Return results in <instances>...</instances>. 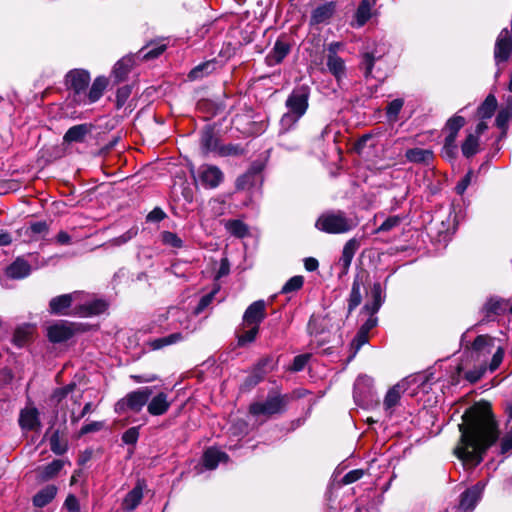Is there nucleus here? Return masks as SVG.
<instances>
[{"mask_svg":"<svg viewBox=\"0 0 512 512\" xmlns=\"http://www.w3.org/2000/svg\"><path fill=\"white\" fill-rule=\"evenodd\" d=\"M460 438L454 449L455 456L464 464L478 466L500 438L498 422L491 403L480 400L468 407L458 425Z\"/></svg>","mask_w":512,"mask_h":512,"instance_id":"nucleus-1","label":"nucleus"},{"mask_svg":"<svg viewBox=\"0 0 512 512\" xmlns=\"http://www.w3.org/2000/svg\"><path fill=\"white\" fill-rule=\"evenodd\" d=\"M307 331L316 338L317 346L327 345L323 350L326 355L332 354L335 349L344 344L342 325L332 313H326L323 316L312 314L307 324Z\"/></svg>","mask_w":512,"mask_h":512,"instance_id":"nucleus-2","label":"nucleus"},{"mask_svg":"<svg viewBox=\"0 0 512 512\" xmlns=\"http://www.w3.org/2000/svg\"><path fill=\"white\" fill-rule=\"evenodd\" d=\"M91 82V74L87 69L74 68L64 76V86L68 95L66 104L68 107L76 108L83 106L86 92Z\"/></svg>","mask_w":512,"mask_h":512,"instance_id":"nucleus-3","label":"nucleus"},{"mask_svg":"<svg viewBox=\"0 0 512 512\" xmlns=\"http://www.w3.org/2000/svg\"><path fill=\"white\" fill-rule=\"evenodd\" d=\"M292 399L291 394H282L280 389L273 388L268 391L264 401L252 402L248 407V412L252 416L262 415L266 418L283 415L287 412Z\"/></svg>","mask_w":512,"mask_h":512,"instance_id":"nucleus-4","label":"nucleus"},{"mask_svg":"<svg viewBox=\"0 0 512 512\" xmlns=\"http://www.w3.org/2000/svg\"><path fill=\"white\" fill-rule=\"evenodd\" d=\"M311 89L308 85H298L288 95L285 105L288 112L282 116L283 125L296 123L309 107Z\"/></svg>","mask_w":512,"mask_h":512,"instance_id":"nucleus-5","label":"nucleus"},{"mask_svg":"<svg viewBox=\"0 0 512 512\" xmlns=\"http://www.w3.org/2000/svg\"><path fill=\"white\" fill-rule=\"evenodd\" d=\"M355 226L354 221L341 210L324 212L315 222V228L327 234H344Z\"/></svg>","mask_w":512,"mask_h":512,"instance_id":"nucleus-6","label":"nucleus"},{"mask_svg":"<svg viewBox=\"0 0 512 512\" xmlns=\"http://www.w3.org/2000/svg\"><path fill=\"white\" fill-rule=\"evenodd\" d=\"M153 394V387L144 386L137 390L131 391L125 397L118 400L115 404L114 410L117 414L132 411L139 413L145 405H147L150 397Z\"/></svg>","mask_w":512,"mask_h":512,"instance_id":"nucleus-7","label":"nucleus"},{"mask_svg":"<svg viewBox=\"0 0 512 512\" xmlns=\"http://www.w3.org/2000/svg\"><path fill=\"white\" fill-rule=\"evenodd\" d=\"M368 278L369 273L364 269H361L354 275L351 290L347 298V318L362 303V288L366 292L365 283L367 282Z\"/></svg>","mask_w":512,"mask_h":512,"instance_id":"nucleus-8","label":"nucleus"},{"mask_svg":"<svg viewBox=\"0 0 512 512\" xmlns=\"http://www.w3.org/2000/svg\"><path fill=\"white\" fill-rule=\"evenodd\" d=\"M512 55V36L508 28H503L497 36L494 46V61L496 65L505 63Z\"/></svg>","mask_w":512,"mask_h":512,"instance_id":"nucleus-9","label":"nucleus"},{"mask_svg":"<svg viewBox=\"0 0 512 512\" xmlns=\"http://www.w3.org/2000/svg\"><path fill=\"white\" fill-rule=\"evenodd\" d=\"M47 340L56 345L68 342L73 338V331L69 326V321L59 320L46 328Z\"/></svg>","mask_w":512,"mask_h":512,"instance_id":"nucleus-10","label":"nucleus"},{"mask_svg":"<svg viewBox=\"0 0 512 512\" xmlns=\"http://www.w3.org/2000/svg\"><path fill=\"white\" fill-rule=\"evenodd\" d=\"M146 488V480L143 478H138L135 486L122 499L121 509L124 512L134 511L141 504L144 497V490Z\"/></svg>","mask_w":512,"mask_h":512,"instance_id":"nucleus-11","label":"nucleus"},{"mask_svg":"<svg viewBox=\"0 0 512 512\" xmlns=\"http://www.w3.org/2000/svg\"><path fill=\"white\" fill-rule=\"evenodd\" d=\"M484 488L485 484L479 481L471 487L465 489L459 497V509L464 512L472 511L476 507L478 501L481 499Z\"/></svg>","mask_w":512,"mask_h":512,"instance_id":"nucleus-12","label":"nucleus"},{"mask_svg":"<svg viewBox=\"0 0 512 512\" xmlns=\"http://www.w3.org/2000/svg\"><path fill=\"white\" fill-rule=\"evenodd\" d=\"M135 65V55H126L118 60L111 71L110 79L112 85L116 86L127 80L132 68Z\"/></svg>","mask_w":512,"mask_h":512,"instance_id":"nucleus-13","label":"nucleus"},{"mask_svg":"<svg viewBox=\"0 0 512 512\" xmlns=\"http://www.w3.org/2000/svg\"><path fill=\"white\" fill-rule=\"evenodd\" d=\"M266 316L265 301L262 299L254 301L246 308L242 317V325H255L260 328Z\"/></svg>","mask_w":512,"mask_h":512,"instance_id":"nucleus-14","label":"nucleus"},{"mask_svg":"<svg viewBox=\"0 0 512 512\" xmlns=\"http://www.w3.org/2000/svg\"><path fill=\"white\" fill-rule=\"evenodd\" d=\"M291 44L285 36L279 37L274 43L273 48L265 57V63L269 67L279 65L291 52Z\"/></svg>","mask_w":512,"mask_h":512,"instance_id":"nucleus-15","label":"nucleus"},{"mask_svg":"<svg viewBox=\"0 0 512 512\" xmlns=\"http://www.w3.org/2000/svg\"><path fill=\"white\" fill-rule=\"evenodd\" d=\"M198 177L202 186L208 189L217 188L224 180L223 172L215 165H203Z\"/></svg>","mask_w":512,"mask_h":512,"instance_id":"nucleus-16","label":"nucleus"},{"mask_svg":"<svg viewBox=\"0 0 512 512\" xmlns=\"http://www.w3.org/2000/svg\"><path fill=\"white\" fill-rule=\"evenodd\" d=\"M110 83H112V81L109 77L104 75L97 76L86 92L83 106L98 102L104 95V92Z\"/></svg>","mask_w":512,"mask_h":512,"instance_id":"nucleus-17","label":"nucleus"},{"mask_svg":"<svg viewBox=\"0 0 512 512\" xmlns=\"http://www.w3.org/2000/svg\"><path fill=\"white\" fill-rule=\"evenodd\" d=\"M337 10V2L329 1L317 6L312 12L309 20L310 26L328 24Z\"/></svg>","mask_w":512,"mask_h":512,"instance_id":"nucleus-18","label":"nucleus"},{"mask_svg":"<svg viewBox=\"0 0 512 512\" xmlns=\"http://www.w3.org/2000/svg\"><path fill=\"white\" fill-rule=\"evenodd\" d=\"M94 128L95 125L92 123L71 126L63 135V144L84 143Z\"/></svg>","mask_w":512,"mask_h":512,"instance_id":"nucleus-19","label":"nucleus"},{"mask_svg":"<svg viewBox=\"0 0 512 512\" xmlns=\"http://www.w3.org/2000/svg\"><path fill=\"white\" fill-rule=\"evenodd\" d=\"M220 139L216 135L215 129L211 125H206L200 135V149L204 156L214 152L218 154L220 148Z\"/></svg>","mask_w":512,"mask_h":512,"instance_id":"nucleus-20","label":"nucleus"},{"mask_svg":"<svg viewBox=\"0 0 512 512\" xmlns=\"http://www.w3.org/2000/svg\"><path fill=\"white\" fill-rule=\"evenodd\" d=\"M18 424L23 431H39L42 424L36 407L20 410Z\"/></svg>","mask_w":512,"mask_h":512,"instance_id":"nucleus-21","label":"nucleus"},{"mask_svg":"<svg viewBox=\"0 0 512 512\" xmlns=\"http://www.w3.org/2000/svg\"><path fill=\"white\" fill-rule=\"evenodd\" d=\"M74 298L72 294H61L50 299L48 312L55 316L73 315L70 312Z\"/></svg>","mask_w":512,"mask_h":512,"instance_id":"nucleus-22","label":"nucleus"},{"mask_svg":"<svg viewBox=\"0 0 512 512\" xmlns=\"http://www.w3.org/2000/svg\"><path fill=\"white\" fill-rule=\"evenodd\" d=\"M328 51L326 61L328 71L335 77L339 87H341V81L346 77L345 62L337 55L336 51L333 49V45L329 46Z\"/></svg>","mask_w":512,"mask_h":512,"instance_id":"nucleus-23","label":"nucleus"},{"mask_svg":"<svg viewBox=\"0 0 512 512\" xmlns=\"http://www.w3.org/2000/svg\"><path fill=\"white\" fill-rule=\"evenodd\" d=\"M262 170V164L253 163L245 173L237 177L235 181L236 190L243 191L254 187Z\"/></svg>","mask_w":512,"mask_h":512,"instance_id":"nucleus-24","label":"nucleus"},{"mask_svg":"<svg viewBox=\"0 0 512 512\" xmlns=\"http://www.w3.org/2000/svg\"><path fill=\"white\" fill-rule=\"evenodd\" d=\"M108 309V303L103 299H95L91 302L80 304L75 307L73 315L80 317L98 316Z\"/></svg>","mask_w":512,"mask_h":512,"instance_id":"nucleus-25","label":"nucleus"},{"mask_svg":"<svg viewBox=\"0 0 512 512\" xmlns=\"http://www.w3.org/2000/svg\"><path fill=\"white\" fill-rule=\"evenodd\" d=\"M507 306L508 301L497 296L490 297L482 308L484 320L491 321L494 317L503 315L506 312Z\"/></svg>","mask_w":512,"mask_h":512,"instance_id":"nucleus-26","label":"nucleus"},{"mask_svg":"<svg viewBox=\"0 0 512 512\" xmlns=\"http://www.w3.org/2000/svg\"><path fill=\"white\" fill-rule=\"evenodd\" d=\"M382 285L380 282L373 283L371 287V300L367 301L361 309L362 313L375 315L380 310L384 296L382 295Z\"/></svg>","mask_w":512,"mask_h":512,"instance_id":"nucleus-27","label":"nucleus"},{"mask_svg":"<svg viewBox=\"0 0 512 512\" xmlns=\"http://www.w3.org/2000/svg\"><path fill=\"white\" fill-rule=\"evenodd\" d=\"M405 158L410 163L429 166L434 161L435 154L431 149L416 147L407 149L405 151Z\"/></svg>","mask_w":512,"mask_h":512,"instance_id":"nucleus-28","label":"nucleus"},{"mask_svg":"<svg viewBox=\"0 0 512 512\" xmlns=\"http://www.w3.org/2000/svg\"><path fill=\"white\" fill-rule=\"evenodd\" d=\"M376 4V0H361L355 13L352 27H363L372 17V7Z\"/></svg>","mask_w":512,"mask_h":512,"instance_id":"nucleus-29","label":"nucleus"},{"mask_svg":"<svg viewBox=\"0 0 512 512\" xmlns=\"http://www.w3.org/2000/svg\"><path fill=\"white\" fill-rule=\"evenodd\" d=\"M35 326L29 323H24L17 326L14 330L12 343L18 348H23L33 341V334Z\"/></svg>","mask_w":512,"mask_h":512,"instance_id":"nucleus-30","label":"nucleus"},{"mask_svg":"<svg viewBox=\"0 0 512 512\" xmlns=\"http://www.w3.org/2000/svg\"><path fill=\"white\" fill-rule=\"evenodd\" d=\"M171 402L168 401V395L165 392L157 393L147 403V411L152 416L164 415L170 408Z\"/></svg>","mask_w":512,"mask_h":512,"instance_id":"nucleus-31","label":"nucleus"},{"mask_svg":"<svg viewBox=\"0 0 512 512\" xmlns=\"http://www.w3.org/2000/svg\"><path fill=\"white\" fill-rule=\"evenodd\" d=\"M498 107L497 98L493 93H489L484 101L477 107L475 117L480 120L490 119Z\"/></svg>","mask_w":512,"mask_h":512,"instance_id":"nucleus-32","label":"nucleus"},{"mask_svg":"<svg viewBox=\"0 0 512 512\" xmlns=\"http://www.w3.org/2000/svg\"><path fill=\"white\" fill-rule=\"evenodd\" d=\"M31 273V265L23 258H17L6 268V275L11 279H23Z\"/></svg>","mask_w":512,"mask_h":512,"instance_id":"nucleus-33","label":"nucleus"},{"mask_svg":"<svg viewBox=\"0 0 512 512\" xmlns=\"http://www.w3.org/2000/svg\"><path fill=\"white\" fill-rule=\"evenodd\" d=\"M58 488L54 484H49L40 489L32 498V503L37 508H43L51 503L56 495Z\"/></svg>","mask_w":512,"mask_h":512,"instance_id":"nucleus-34","label":"nucleus"},{"mask_svg":"<svg viewBox=\"0 0 512 512\" xmlns=\"http://www.w3.org/2000/svg\"><path fill=\"white\" fill-rule=\"evenodd\" d=\"M64 466V461L61 459H54L47 465L38 467L36 470L37 479L41 482H46L56 477Z\"/></svg>","mask_w":512,"mask_h":512,"instance_id":"nucleus-35","label":"nucleus"},{"mask_svg":"<svg viewBox=\"0 0 512 512\" xmlns=\"http://www.w3.org/2000/svg\"><path fill=\"white\" fill-rule=\"evenodd\" d=\"M228 455L216 448H207L202 455V464L208 470H214L218 467L219 463L223 460H227Z\"/></svg>","mask_w":512,"mask_h":512,"instance_id":"nucleus-36","label":"nucleus"},{"mask_svg":"<svg viewBox=\"0 0 512 512\" xmlns=\"http://www.w3.org/2000/svg\"><path fill=\"white\" fill-rule=\"evenodd\" d=\"M260 328L255 325H242L239 332L236 333L237 347H246L254 343L259 335Z\"/></svg>","mask_w":512,"mask_h":512,"instance_id":"nucleus-37","label":"nucleus"},{"mask_svg":"<svg viewBox=\"0 0 512 512\" xmlns=\"http://www.w3.org/2000/svg\"><path fill=\"white\" fill-rule=\"evenodd\" d=\"M466 119L458 115L451 116L445 123L442 132H447L445 139L457 140L459 131L466 125Z\"/></svg>","mask_w":512,"mask_h":512,"instance_id":"nucleus-38","label":"nucleus"},{"mask_svg":"<svg viewBox=\"0 0 512 512\" xmlns=\"http://www.w3.org/2000/svg\"><path fill=\"white\" fill-rule=\"evenodd\" d=\"M494 346V338L488 334L478 335L470 346H466L467 349L472 350V352L477 353L478 355L481 353H490L491 348Z\"/></svg>","mask_w":512,"mask_h":512,"instance_id":"nucleus-39","label":"nucleus"},{"mask_svg":"<svg viewBox=\"0 0 512 512\" xmlns=\"http://www.w3.org/2000/svg\"><path fill=\"white\" fill-rule=\"evenodd\" d=\"M512 119V102H507L504 107H502L495 119V125L497 128L501 130V134L504 136L507 133L509 122Z\"/></svg>","mask_w":512,"mask_h":512,"instance_id":"nucleus-40","label":"nucleus"},{"mask_svg":"<svg viewBox=\"0 0 512 512\" xmlns=\"http://www.w3.org/2000/svg\"><path fill=\"white\" fill-rule=\"evenodd\" d=\"M480 151V140L476 135H472V133H468L461 143V152L462 155L470 159L475 156Z\"/></svg>","mask_w":512,"mask_h":512,"instance_id":"nucleus-41","label":"nucleus"},{"mask_svg":"<svg viewBox=\"0 0 512 512\" xmlns=\"http://www.w3.org/2000/svg\"><path fill=\"white\" fill-rule=\"evenodd\" d=\"M166 49V44L149 43L148 45H146L138 51L137 57L141 58V60L143 61H149L158 58L161 54L165 52Z\"/></svg>","mask_w":512,"mask_h":512,"instance_id":"nucleus-42","label":"nucleus"},{"mask_svg":"<svg viewBox=\"0 0 512 512\" xmlns=\"http://www.w3.org/2000/svg\"><path fill=\"white\" fill-rule=\"evenodd\" d=\"M217 64V61L214 59L200 63L188 73V78L191 80L203 78L211 74L216 69Z\"/></svg>","mask_w":512,"mask_h":512,"instance_id":"nucleus-43","label":"nucleus"},{"mask_svg":"<svg viewBox=\"0 0 512 512\" xmlns=\"http://www.w3.org/2000/svg\"><path fill=\"white\" fill-rule=\"evenodd\" d=\"M225 228L232 236L237 238H244L249 234L248 225L240 219L228 220Z\"/></svg>","mask_w":512,"mask_h":512,"instance_id":"nucleus-44","label":"nucleus"},{"mask_svg":"<svg viewBox=\"0 0 512 512\" xmlns=\"http://www.w3.org/2000/svg\"><path fill=\"white\" fill-rule=\"evenodd\" d=\"M358 248L359 242L355 238L348 240L343 247L342 255L339 259L340 265L350 266Z\"/></svg>","mask_w":512,"mask_h":512,"instance_id":"nucleus-45","label":"nucleus"},{"mask_svg":"<svg viewBox=\"0 0 512 512\" xmlns=\"http://www.w3.org/2000/svg\"><path fill=\"white\" fill-rule=\"evenodd\" d=\"M369 342V334L358 329L356 335L350 343V355L347 358V362L352 361L361 347Z\"/></svg>","mask_w":512,"mask_h":512,"instance_id":"nucleus-46","label":"nucleus"},{"mask_svg":"<svg viewBox=\"0 0 512 512\" xmlns=\"http://www.w3.org/2000/svg\"><path fill=\"white\" fill-rule=\"evenodd\" d=\"M182 339H183L182 333L176 332V333H172L165 337H160V338L150 340L148 342V345L150 346V348L152 350H159L168 345L174 344Z\"/></svg>","mask_w":512,"mask_h":512,"instance_id":"nucleus-47","label":"nucleus"},{"mask_svg":"<svg viewBox=\"0 0 512 512\" xmlns=\"http://www.w3.org/2000/svg\"><path fill=\"white\" fill-rule=\"evenodd\" d=\"M441 157L449 162H454L458 157V146L456 140L444 139L441 149Z\"/></svg>","mask_w":512,"mask_h":512,"instance_id":"nucleus-48","label":"nucleus"},{"mask_svg":"<svg viewBox=\"0 0 512 512\" xmlns=\"http://www.w3.org/2000/svg\"><path fill=\"white\" fill-rule=\"evenodd\" d=\"M132 89L133 86L131 84H125L117 88L115 95L116 110H120L126 104L132 94Z\"/></svg>","mask_w":512,"mask_h":512,"instance_id":"nucleus-49","label":"nucleus"},{"mask_svg":"<svg viewBox=\"0 0 512 512\" xmlns=\"http://www.w3.org/2000/svg\"><path fill=\"white\" fill-rule=\"evenodd\" d=\"M246 153L245 148L241 144H225L220 145L218 155L221 157L242 156Z\"/></svg>","mask_w":512,"mask_h":512,"instance_id":"nucleus-50","label":"nucleus"},{"mask_svg":"<svg viewBox=\"0 0 512 512\" xmlns=\"http://www.w3.org/2000/svg\"><path fill=\"white\" fill-rule=\"evenodd\" d=\"M401 398V387L399 384L394 385L392 388L388 390L386 396L384 398V407L385 409H391L395 407Z\"/></svg>","mask_w":512,"mask_h":512,"instance_id":"nucleus-51","label":"nucleus"},{"mask_svg":"<svg viewBox=\"0 0 512 512\" xmlns=\"http://www.w3.org/2000/svg\"><path fill=\"white\" fill-rule=\"evenodd\" d=\"M376 57L372 52H365L362 54L360 69L364 71V77L368 79L372 75V70L375 65Z\"/></svg>","mask_w":512,"mask_h":512,"instance_id":"nucleus-52","label":"nucleus"},{"mask_svg":"<svg viewBox=\"0 0 512 512\" xmlns=\"http://www.w3.org/2000/svg\"><path fill=\"white\" fill-rule=\"evenodd\" d=\"M304 285V277L295 275L291 277L282 287L281 293L288 294L291 292L299 291Z\"/></svg>","mask_w":512,"mask_h":512,"instance_id":"nucleus-53","label":"nucleus"},{"mask_svg":"<svg viewBox=\"0 0 512 512\" xmlns=\"http://www.w3.org/2000/svg\"><path fill=\"white\" fill-rule=\"evenodd\" d=\"M50 449L56 455H63L68 450L67 442L60 443L59 430H55L50 437Z\"/></svg>","mask_w":512,"mask_h":512,"instance_id":"nucleus-54","label":"nucleus"},{"mask_svg":"<svg viewBox=\"0 0 512 512\" xmlns=\"http://www.w3.org/2000/svg\"><path fill=\"white\" fill-rule=\"evenodd\" d=\"M161 240L163 244L173 248H182L184 246L183 240L174 232L163 231L161 233Z\"/></svg>","mask_w":512,"mask_h":512,"instance_id":"nucleus-55","label":"nucleus"},{"mask_svg":"<svg viewBox=\"0 0 512 512\" xmlns=\"http://www.w3.org/2000/svg\"><path fill=\"white\" fill-rule=\"evenodd\" d=\"M311 358V354L303 353L294 357L291 365L288 367V371L290 372H300L304 370L305 366L308 364Z\"/></svg>","mask_w":512,"mask_h":512,"instance_id":"nucleus-56","label":"nucleus"},{"mask_svg":"<svg viewBox=\"0 0 512 512\" xmlns=\"http://www.w3.org/2000/svg\"><path fill=\"white\" fill-rule=\"evenodd\" d=\"M239 35V43L241 45H248L254 41L257 35V31L254 25L247 24L244 28L240 30Z\"/></svg>","mask_w":512,"mask_h":512,"instance_id":"nucleus-57","label":"nucleus"},{"mask_svg":"<svg viewBox=\"0 0 512 512\" xmlns=\"http://www.w3.org/2000/svg\"><path fill=\"white\" fill-rule=\"evenodd\" d=\"M404 105V101L401 98H397L388 103L386 107V115L389 120L395 121L398 117Z\"/></svg>","mask_w":512,"mask_h":512,"instance_id":"nucleus-58","label":"nucleus"},{"mask_svg":"<svg viewBox=\"0 0 512 512\" xmlns=\"http://www.w3.org/2000/svg\"><path fill=\"white\" fill-rule=\"evenodd\" d=\"M402 222V217L399 215L389 216L382 224L376 229V233L388 232L399 226Z\"/></svg>","mask_w":512,"mask_h":512,"instance_id":"nucleus-59","label":"nucleus"},{"mask_svg":"<svg viewBox=\"0 0 512 512\" xmlns=\"http://www.w3.org/2000/svg\"><path fill=\"white\" fill-rule=\"evenodd\" d=\"M121 136L120 135H114L107 143L103 144L96 152H94V156L97 157H105L107 156L114 147L118 144L120 141Z\"/></svg>","mask_w":512,"mask_h":512,"instance_id":"nucleus-60","label":"nucleus"},{"mask_svg":"<svg viewBox=\"0 0 512 512\" xmlns=\"http://www.w3.org/2000/svg\"><path fill=\"white\" fill-rule=\"evenodd\" d=\"M218 289H214L211 292L203 295L196 307L194 308V314L199 315L201 314L212 302L215 294L217 293Z\"/></svg>","mask_w":512,"mask_h":512,"instance_id":"nucleus-61","label":"nucleus"},{"mask_svg":"<svg viewBox=\"0 0 512 512\" xmlns=\"http://www.w3.org/2000/svg\"><path fill=\"white\" fill-rule=\"evenodd\" d=\"M139 429L140 427H130L128 428L121 437V440L126 445H135L139 439Z\"/></svg>","mask_w":512,"mask_h":512,"instance_id":"nucleus-62","label":"nucleus"},{"mask_svg":"<svg viewBox=\"0 0 512 512\" xmlns=\"http://www.w3.org/2000/svg\"><path fill=\"white\" fill-rule=\"evenodd\" d=\"M104 426H105L104 421H93L91 423L85 424L78 431L77 438H81L82 436H84L88 433L98 432V431L102 430L104 428Z\"/></svg>","mask_w":512,"mask_h":512,"instance_id":"nucleus-63","label":"nucleus"},{"mask_svg":"<svg viewBox=\"0 0 512 512\" xmlns=\"http://www.w3.org/2000/svg\"><path fill=\"white\" fill-rule=\"evenodd\" d=\"M512 450V428L504 434L500 439V451L501 455H505Z\"/></svg>","mask_w":512,"mask_h":512,"instance_id":"nucleus-64","label":"nucleus"}]
</instances>
